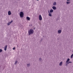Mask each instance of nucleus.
Returning a JSON list of instances; mask_svg holds the SVG:
<instances>
[{"mask_svg": "<svg viewBox=\"0 0 73 73\" xmlns=\"http://www.w3.org/2000/svg\"><path fill=\"white\" fill-rule=\"evenodd\" d=\"M29 35H31L34 33V31L32 29H30L28 31Z\"/></svg>", "mask_w": 73, "mask_h": 73, "instance_id": "nucleus-1", "label": "nucleus"}, {"mask_svg": "<svg viewBox=\"0 0 73 73\" xmlns=\"http://www.w3.org/2000/svg\"><path fill=\"white\" fill-rule=\"evenodd\" d=\"M70 60V59L69 58H68L67 59V60H66V66H67L68 65V64H69V63H72V62H69Z\"/></svg>", "mask_w": 73, "mask_h": 73, "instance_id": "nucleus-2", "label": "nucleus"}, {"mask_svg": "<svg viewBox=\"0 0 73 73\" xmlns=\"http://www.w3.org/2000/svg\"><path fill=\"white\" fill-rule=\"evenodd\" d=\"M20 16L21 17H24V13L23 12H21L20 13Z\"/></svg>", "mask_w": 73, "mask_h": 73, "instance_id": "nucleus-3", "label": "nucleus"}, {"mask_svg": "<svg viewBox=\"0 0 73 73\" xmlns=\"http://www.w3.org/2000/svg\"><path fill=\"white\" fill-rule=\"evenodd\" d=\"M39 20L40 21L42 20V17H41V15H40L39 16Z\"/></svg>", "mask_w": 73, "mask_h": 73, "instance_id": "nucleus-4", "label": "nucleus"}, {"mask_svg": "<svg viewBox=\"0 0 73 73\" xmlns=\"http://www.w3.org/2000/svg\"><path fill=\"white\" fill-rule=\"evenodd\" d=\"M7 45H6L5 46L4 48V50H7Z\"/></svg>", "mask_w": 73, "mask_h": 73, "instance_id": "nucleus-5", "label": "nucleus"}, {"mask_svg": "<svg viewBox=\"0 0 73 73\" xmlns=\"http://www.w3.org/2000/svg\"><path fill=\"white\" fill-rule=\"evenodd\" d=\"M11 11H9L8 12V15H11Z\"/></svg>", "mask_w": 73, "mask_h": 73, "instance_id": "nucleus-6", "label": "nucleus"}, {"mask_svg": "<svg viewBox=\"0 0 73 73\" xmlns=\"http://www.w3.org/2000/svg\"><path fill=\"white\" fill-rule=\"evenodd\" d=\"M26 19L27 20H30V18L28 17H27Z\"/></svg>", "mask_w": 73, "mask_h": 73, "instance_id": "nucleus-7", "label": "nucleus"}, {"mask_svg": "<svg viewBox=\"0 0 73 73\" xmlns=\"http://www.w3.org/2000/svg\"><path fill=\"white\" fill-rule=\"evenodd\" d=\"M12 22H13V21H11V22H9V23H8V25H10V24L12 23Z\"/></svg>", "mask_w": 73, "mask_h": 73, "instance_id": "nucleus-8", "label": "nucleus"}, {"mask_svg": "<svg viewBox=\"0 0 73 73\" xmlns=\"http://www.w3.org/2000/svg\"><path fill=\"white\" fill-rule=\"evenodd\" d=\"M52 8L53 9L55 10V9H56V7H55V6H53L52 7Z\"/></svg>", "mask_w": 73, "mask_h": 73, "instance_id": "nucleus-9", "label": "nucleus"}, {"mask_svg": "<svg viewBox=\"0 0 73 73\" xmlns=\"http://www.w3.org/2000/svg\"><path fill=\"white\" fill-rule=\"evenodd\" d=\"M48 12L49 13V16H52V13H50L49 11H48Z\"/></svg>", "mask_w": 73, "mask_h": 73, "instance_id": "nucleus-10", "label": "nucleus"}, {"mask_svg": "<svg viewBox=\"0 0 73 73\" xmlns=\"http://www.w3.org/2000/svg\"><path fill=\"white\" fill-rule=\"evenodd\" d=\"M53 12V9H51L50 11V13H52V12Z\"/></svg>", "mask_w": 73, "mask_h": 73, "instance_id": "nucleus-11", "label": "nucleus"}, {"mask_svg": "<svg viewBox=\"0 0 73 73\" xmlns=\"http://www.w3.org/2000/svg\"><path fill=\"white\" fill-rule=\"evenodd\" d=\"M58 33H61V30H58Z\"/></svg>", "mask_w": 73, "mask_h": 73, "instance_id": "nucleus-12", "label": "nucleus"}, {"mask_svg": "<svg viewBox=\"0 0 73 73\" xmlns=\"http://www.w3.org/2000/svg\"><path fill=\"white\" fill-rule=\"evenodd\" d=\"M62 62H61L59 64V65L60 66H61V65H62Z\"/></svg>", "mask_w": 73, "mask_h": 73, "instance_id": "nucleus-13", "label": "nucleus"}, {"mask_svg": "<svg viewBox=\"0 0 73 73\" xmlns=\"http://www.w3.org/2000/svg\"><path fill=\"white\" fill-rule=\"evenodd\" d=\"M56 5V2H55L53 3V5Z\"/></svg>", "mask_w": 73, "mask_h": 73, "instance_id": "nucleus-14", "label": "nucleus"}, {"mask_svg": "<svg viewBox=\"0 0 73 73\" xmlns=\"http://www.w3.org/2000/svg\"><path fill=\"white\" fill-rule=\"evenodd\" d=\"M70 3V1H67L66 2V3L67 4H69Z\"/></svg>", "mask_w": 73, "mask_h": 73, "instance_id": "nucleus-15", "label": "nucleus"}, {"mask_svg": "<svg viewBox=\"0 0 73 73\" xmlns=\"http://www.w3.org/2000/svg\"><path fill=\"white\" fill-rule=\"evenodd\" d=\"M18 62L17 61V60H16V61H15V65H16V64H17V62Z\"/></svg>", "mask_w": 73, "mask_h": 73, "instance_id": "nucleus-16", "label": "nucleus"}, {"mask_svg": "<svg viewBox=\"0 0 73 73\" xmlns=\"http://www.w3.org/2000/svg\"><path fill=\"white\" fill-rule=\"evenodd\" d=\"M73 54H72L71 56V58H73Z\"/></svg>", "mask_w": 73, "mask_h": 73, "instance_id": "nucleus-17", "label": "nucleus"}, {"mask_svg": "<svg viewBox=\"0 0 73 73\" xmlns=\"http://www.w3.org/2000/svg\"><path fill=\"white\" fill-rule=\"evenodd\" d=\"M30 64H27V66H30Z\"/></svg>", "mask_w": 73, "mask_h": 73, "instance_id": "nucleus-18", "label": "nucleus"}, {"mask_svg": "<svg viewBox=\"0 0 73 73\" xmlns=\"http://www.w3.org/2000/svg\"><path fill=\"white\" fill-rule=\"evenodd\" d=\"M3 51V50L1 49H0V52H1Z\"/></svg>", "mask_w": 73, "mask_h": 73, "instance_id": "nucleus-19", "label": "nucleus"}, {"mask_svg": "<svg viewBox=\"0 0 73 73\" xmlns=\"http://www.w3.org/2000/svg\"><path fill=\"white\" fill-rule=\"evenodd\" d=\"M13 50H15V47H14V48H13Z\"/></svg>", "mask_w": 73, "mask_h": 73, "instance_id": "nucleus-20", "label": "nucleus"}, {"mask_svg": "<svg viewBox=\"0 0 73 73\" xmlns=\"http://www.w3.org/2000/svg\"><path fill=\"white\" fill-rule=\"evenodd\" d=\"M39 61H41V58H40L39 59Z\"/></svg>", "mask_w": 73, "mask_h": 73, "instance_id": "nucleus-21", "label": "nucleus"}, {"mask_svg": "<svg viewBox=\"0 0 73 73\" xmlns=\"http://www.w3.org/2000/svg\"><path fill=\"white\" fill-rule=\"evenodd\" d=\"M70 0H67V1H70Z\"/></svg>", "mask_w": 73, "mask_h": 73, "instance_id": "nucleus-22", "label": "nucleus"}, {"mask_svg": "<svg viewBox=\"0 0 73 73\" xmlns=\"http://www.w3.org/2000/svg\"><path fill=\"white\" fill-rule=\"evenodd\" d=\"M37 1H38L39 0H36Z\"/></svg>", "mask_w": 73, "mask_h": 73, "instance_id": "nucleus-23", "label": "nucleus"}]
</instances>
